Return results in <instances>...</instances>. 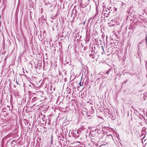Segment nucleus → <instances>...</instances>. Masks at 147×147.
Instances as JSON below:
<instances>
[{
  "instance_id": "obj_1",
  "label": "nucleus",
  "mask_w": 147,
  "mask_h": 147,
  "mask_svg": "<svg viewBox=\"0 0 147 147\" xmlns=\"http://www.w3.org/2000/svg\"><path fill=\"white\" fill-rule=\"evenodd\" d=\"M84 130V129L83 127L81 126L79 129L77 130V133L81 134L82 132Z\"/></svg>"
},
{
  "instance_id": "obj_2",
  "label": "nucleus",
  "mask_w": 147,
  "mask_h": 147,
  "mask_svg": "<svg viewBox=\"0 0 147 147\" xmlns=\"http://www.w3.org/2000/svg\"><path fill=\"white\" fill-rule=\"evenodd\" d=\"M144 135V137H143L141 139V141H142V143H143V141L144 142L146 140V139H144V136L145 135V134L144 135V134H142L140 137H142Z\"/></svg>"
},
{
  "instance_id": "obj_3",
  "label": "nucleus",
  "mask_w": 147,
  "mask_h": 147,
  "mask_svg": "<svg viewBox=\"0 0 147 147\" xmlns=\"http://www.w3.org/2000/svg\"><path fill=\"white\" fill-rule=\"evenodd\" d=\"M77 10L76 9H74L72 10V13L74 15H75V16H77Z\"/></svg>"
},
{
  "instance_id": "obj_4",
  "label": "nucleus",
  "mask_w": 147,
  "mask_h": 147,
  "mask_svg": "<svg viewBox=\"0 0 147 147\" xmlns=\"http://www.w3.org/2000/svg\"><path fill=\"white\" fill-rule=\"evenodd\" d=\"M85 40L86 42H88L90 40V38L89 36L86 35V38L85 39Z\"/></svg>"
},
{
  "instance_id": "obj_5",
  "label": "nucleus",
  "mask_w": 147,
  "mask_h": 147,
  "mask_svg": "<svg viewBox=\"0 0 147 147\" xmlns=\"http://www.w3.org/2000/svg\"><path fill=\"white\" fill-rule=\"evenodd\" d=\"M94 49H95H95V48H96L94 46V48H93V47H92V50L91 51V53H94L95 54H96L95 52H96V53L97 52V51H95V50H94Z\"/></svg>"
},
{
  "instance_id": "obj_6",
  "label": "nucleus",
  "mask_w": 147,
  "mask_h": 147,
  "mask_svg": "<svg viewBox=\"0 0 147 147\" xmlns=\"http://www.w3.org/2000/svg\"><path fill=\"white\" fill-rule=\"evenodd\" d=\"M106 112H107V113H106V114L107 116L111 115V113L110 112V111L109 109H107V111H106Z\"/></svg>"
},
{
  "instance_id": "obj_7",
  "label": "nucleus",
  "mask_w": 147,
  "mask_h": 147,
  "mask_svg": "<svg viewBox=\"0 0 147 147\" xmlns=\"http://www.w3.org/2000/svg\"><path fill=\"white\" fill-rule=\"evenodd\" d=\"M103 16H104V19H105V20L106 19H105V18H108L109 16V15H107V13H104V14H103Z\"/></svg>"
},
{
  "instance_id": "obj_8",
  "label": "nucleus",
  "mask_w": 147,
  "mask_h": 147,
  "mask_svg": "<svg viewBox=\"0 0 147 147\" xmlns=\"http://www.w3.org/2000/svg\"><path fill=\"white\" fill-rule=\"evenodd\" d=\"M112 7L108 6L107 7V9L108 10V11H111L112 9Z\"/></svg>"
},
{
  "instance_id": "obj_9",
  "label": "nucleus",
  "mask_w": 147,
  "mask_h": 147,
  "mask_svg": "<svg viewBox=\"0 0 147 147\" xmlns=\"http://www.w3.org/2000/svg\"><path fill=\"white\" fill-rule=\"evenodd\" d=\"M90 111L91 114H93L94 112V110L93 109L92 107H91V109L90 110Z\"/></svg>"
},
{
  "instance_id": "obj_10",
  "label": "nucleus",
  "mask_w": 147,
  "mask_h": 147,
  "mask_svg": "<svg viewBox=\"0 0 147 147\" xmlns=\"http://www.w3.org/2000/svg\"><path fill=\"white\" fill-rule=\"evenodd\" d=\"M121 5L122 8H124L125 7L126 5L123 2H122Z\"/></svg>"
},
{
  "instance_id": "obj_11",
  "label": "nucleus",
  "mask_w": 147,
  "mask_h": 147,
  "mask_svg": "<svg viewBox=\"0 0 147 147\" xmlns=\"http://www.w3.org/2000/svg\"><path fill=\"white\" fill-rule=\"evenodd\" d=\"M90 57H91L93 59H94L95 58V55L93 53L90 54Z\"/></svg>"
},
{
  "instance_id": "obj_12",
  "label": "nucleus",
  "mask_w": 147,
  "mask_h": 147,
  "mask_svg": "<svg viewBox=\"0 0 147 147\" xmlns=\"http://www.w3.org/2000/svg\"><path fill=\"white\" fill-rule=\"evenodd\" d=\"M38 99L37 97H34L32 100V101L33 102L35 101L37 99Z\"/></svg>"
},
{
  "instance_id": "obj_13",
  "label": "nucleus",
  "mask_w": 147,
  "mask_h": 147,
  "mask_svg": "<svg viewBox=\"0 0 147 147\" xmlns=\"http://www.w3.org/2000/svg\"><path fill=\"white\" fill-rule=\"evenodd\" d=\"M115 118H116V117H115V115H113L112 116L111 119H112L113 120H115Z\"/></svg>"
},
{
  "instance_id": "obj_14",
  "label": "nucleus",
  "mask_w": 147,
  "mask_h": 147,
  "mask_svg": "<svg viewBox=\"0 0 147 147\" xmlns=\"http://www.w3.org/2000/svg\"><path fill=\"white\" fill-rule=\"evenodd\" d=\"M79 134H80V133H77V134H75V135H74V136H76L77 137H78L79 136Z\"/></svg>"
},
{
  "instance_id": "obj_15",
  "label": "nucleus",
  "mask_w": 147,
  "mask_h": 147,
  "mask_svg": "<svg viewBox=\"0 0 147 147\" xmlns=\"http://www.w3.org/2000/svg\"><path fill=\"white\" fill-rule=\"evenodd\" d=\"M111 70V69H109L108 70L107 72H106V74H107L108 75L109 74V73L110 71Z\"/></svg>"
},
{
  "instance_id": "obj_16",
  "label": "nucleus",
  "mask_w": 147,
  "mask_h": 147,
  "mask_svg": "<svg viewBox=\"0 0 147 147\" xmlns=\"http://www.w3.org/2000/svg\"><path fill=\"white\" fill-rule=\"evenodd\" d=\"M82 80V77L81 78V81H80V82L79 83V84L80 85V86H83V84H81V82Z\"/></svg>"
},
{
  "instance_id": "obj_17",
  "label": "nucleus",
  "mask_w": 147,
  "mask_h": 147,
  "mask_svg": "<svg viewBox=\"0 0 147 147\" xmlns=\"http://www.w3.org/2000/svg\"><path fill=\"white\" fill-rule=\"evenodd\" d=\"M121 74L120 73H119V74H118L117 75V76H119V79L121 77Z\"/></svg>"
},
{
  "instance_id": "obj_18",
  "label": "nucleus",
  "mask_w": 147,
  "mask_h": 147,
  "mask_svg": "<svg viewBox=\"0 0 147 147\" xmlns=\"http://www.w3.org/2000/svg\"><path fill=\"white\" fill-rule=\"evenodd\" d=\"M90 135L94 137V136L95 135L92 134V133H90Z\"/></svg>"
},
{
  "instance_id": "obj_19",
  "label": "nucleus",
  "mask_w": 147,
  "mask_h": 147,
  "mask_svg": "<svg viewBox=\"0 0 147 147\" xmlns=\"http://www.w3.org/2000/svg\"><path fill=\"white\" fill-rule=\"evenodd\" d=\"M145 41L146 42V44L147 45V35L145 38Z\"/></svg>"
},
{
  "instance_id": "obj_20",
  "label": "nucleus",
  "mask_w": 147,
  "mask_h": 147,
  "mask_svg": "<svg viewBox=\"0 0 147 147\" xmlns=\"http://www.w3.org/2000/svg\"><path fill=\"white\" fill-rule=\"evenodd\" d=\"M111 11H109L108 13H107V15H109Z\"/></svg>"
},
{
  "instance_id": "obj_21",
  "label": "nucleus",
  "mask_w": 147,
  "mask_h": 147,
  "mask_svg": "<svg viewBox=\"0 0 147 147\" xmlns=\"http://www.w3.org/2000/svg\"><path fill=\"white\" fill-rule=\"evenodd\" d=\"M109 11L107 9H106V11H105V13H108V12Z\"/></svg>"
},
{
  "instance_id": "obj_22",
  "label": "nucleus",
  "mask_w": 147,
  "mask_h": 147,
  "mask_svg": "<svg viewBox=\"0 0 147 147\" xmlns=\"http://www.w3.org/2000/svg\"><path fill=\"white\" fill-rule=\"evenodd\" d=\"M101 47H102V49L103 50V51H104V49H103V46H101Z\"/></svg>"
},
{
  "instance_id": "obj_23",
  "label": "nucleus",
  "mask_w": 147,
  "mask_h": 147,
  "mask_svg": "<svg viewBox=\"0 0 147 147\" xmlns=\"http://www.w3.org/2000/svg\"><path fill=\"white\" fill-rule=\"evenodd\" d=\"M86 49V48L85 47H84V50H85Z\"/></svg>"
},
{
  "instance_id": "obj_24",
  "label": "nucleus",
  "mask_w": 147,
  "mask_h": 147,
  "mask_svg": "<svg viewBox=\"0 0 147 147\" xmlns=\"http://www.w3.org/2000/svg\"><path fill=\"white\" fill-rule=\"evenodd\" d=\"M51 143H52V141H53V139H51Z\"/></svg>"
},
{
  "instance_id": "obj_25",
  "label": "nucleus",
  "mask_w": 147,
  "mask_h": 147,
  "mask_svg": "<svg viewBox=\"0 0 147 147\" xmlns=\"http://www.w3.org/2000/svg\"><path fill=\"white\" fill-rule=\"evenodd\" d=\"M16 83H17V84H19L18 83L17 80H16Z\"/></svg>"
},
{
  "instance_id": "obj_26",
  "label": "nucleus",
  "mask_w": 147,
  "mask_h": 147,
  "mask_svg": "<svg viewBox=\"0 0 147 147\" xmlns=\"http://www.w3.org/2000/svg\"><path fill=\"white\" fill-rule=\"evenodd\" d=\"M141 22H138V24H140V23Z\"/></svg>"
},
{
  "instance_id": "obj_27",
  "label": "nucleus",
  "mask_w": 147,
  "mask_h": 147,
  "mask_svg": "<svg viewBox=\"0 0 147 147\" xmlns=\"http://www.w3.org/2000/svg\"><path fill=\"white\" fill-rule=\"evenodd\" d=\"M51 139H53V136H51Z\"/></svg>"
},
{
  "instance_id": "obj_28",
  "label": "nucleus",
  "mask_w": 147,
  "mask_h": 147,
  "mask_svg": "<svg viewBox=\"0 0 147 147\" xmlns=\"http://www.w3.org/2000/svg\"><path fill=\"white\" fill-rule=\"evenodd\" d=\"M132 7H130V9H131V8H132Z\"/></svg>"
},
{
  "instance_id": "obj_29",
  "label": "nucleus",
  "mask_w": 147,
  "mask_h": 147,
  "mask_svg": "<svg viewBox=\"0 0 147 147\" xmlns=\"http://www.w3.org/2000/svg\"><path fill=\"white\" fill-rule=\"evenodd\" d=\"M81 36H80L79 39H80L81 38Z\"/></svg>"
},
{
  "instance_id": "obj_30",
  "label": "nucleus",
  "mask_w": 147,
  "mask_h": 147,
  "mask_svg": "<svg viewBox=\"0 0 147 147\" xmlns=\"http://www.w3.org/2000/svg\"><path fill=\"white\" fill-rule=\"evenodd\" d=\"M126 82H127V81H125V82H123V83H125Z\"/></svg>"
},
{
  "instance_id": "obj_31",
  "label": "nucleus",
  "mask_w": 147,
  "mask_h": 147,
  "mask_svg": "<svg viewBox=\"0 0 147 147\" xmlns=\"http://www.w3.org/2000/svg\"><path fill=\"white\" fill-rule=\"evenodd\" d=\"M60 140H62L63 141V140L62 139H61V138L60 139Z\"/></svg>"
},
{
  "instance_id": "obj_32",
  "label": "nucleus",
  "mask_w": 147,
  "mask_h": 147,
  "mask_svg": "<svg viewBox=\"0 0 147 147\" xmlns=\"http://www.w3.org/2000/svg\"><path fill=\"white\" fill-rule=\"evenodd\" d=\"M111 39L112 40H113V38H111Z\"/></svg>"
},
{
  "instance_id": "obj_33",
  "label": "nucleus",
  "mask_w": 147,
  "mask_h": 147,
  "mask_svg": "<svg viewBox=\"0 0 147 147\" xmlns=\"http://www.w3.org/2000/svg\"><path fill=\"white\" fill-rule=\"evenodd\" d=\"M23 72L24 73V74L25 73V72H24V71H23Z\"/></svg>"
},
{
  "instance_id": "obj_34",
  "label": "nucleus",
  "mask_w": 147,
  "mask_h": 147,
  "mask_svg": "<svg viewBox=\"0 0 147 147\" xmlns=\"http://www.w3.org/2000/svg\"><path fill=\"white\" fill-rule=\"evenodd\" d=\"M130 13H129V14H130Z\"/></svg>"
},
{
  "instance_id": "obj_35",
  "label": "nucleus",
  "mask_w": 147,
  "mask_h": 147,
  "mask_svg": "<svg viewBox=\"0 0 147 147\" xmlns=\"http://www.w3.org/2000/svg\"><path fill=\"white\" fill-rule=\"evenodd\" d=\"M136 117H137V116L136 115Z\"/></svg>"
},
{
  "instance_id": "obj_36",
  "label": "nucleus",
  "mask_w": 147,
  "mask_h": 147,
  "mask_svg": "<svg viewBox=\"0 0 147 147\" xmlns=\"http://www.w3.org/2000/svg\"><path fill=\"white\" fill-rule=\"evenodd\" d=\"M136 117H137V116L136 115Z\"/></svg>"
},
{
  "instance_id": "obj_37",
  "label": "nucleus",
  "mask_w": 147,
  "mask_h": 147,
  "mask_svg": "<svg viewBox=\"0 0 147 147\" xmlns=\"http://www.w3.org/2000/svg\"><path fill=\"white\" fill-rule=\"evenodd\" d=\"M136 117H137V116L136 115Z\"/></svg>"
},
{
  "instance_id": "obj_38",
  "label": "nucleus",
  "mask_w": 147,
  "mask_h": 147,
  "mask_svg": "<svg viewBox=\"0 0 147 147\" xmlns=\"http://www.w3.org/2000/svg\"><path fill=\"white\" fill-rule=\"evenodd\" d=\"M70 147H72V146H70Z\"/></svg>"
}]
</instances>
